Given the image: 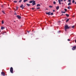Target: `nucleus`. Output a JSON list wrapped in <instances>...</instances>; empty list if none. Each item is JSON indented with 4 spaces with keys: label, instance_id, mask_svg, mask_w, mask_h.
<instances>
[{
    "label": "nucleus",
    "instance_id": "nucleus-20",
    "mask_svg": "<svg viewBox=\"0 0 76 76\" xmlns=\"http://www.w3.org/2000/svg\"><path fill=\"white\" fill-rule=\"evenodd\" d=\"M1 23H2V24H3V23H4V21H3V20H2Z\"/></svg>",
    "mask_w": 76,
    "mask_h": 76
},
{
    "label": "nucleus",
    "instance_id": "nucleus-35",
    "mask_svg": "<svg viewBox=\"0 0 76 76\" xmlns=\"http://www.w3.org/2000/svg\"><path fill=\"white\" fill-rule=\"evenodd\" d=\"M31 9L32 10H34V9H35L34 8H32Z\"/></svg>",
    "mask_w": 76,
    "mask_h": 76
},
{
    "label": "nucleus",
    "instance_id": "nucleus-27",
    "mask_svg": "<svg viewBox=\"0 0 76 76\" xmlns=\"http://www.w3.org/2000/svg\"><path fill=\"white\" fill-rule=\"evenodd\" d=\"M75 3V0H73L72 1V3Z\"/></svg>",
    "mask_w": 76,
    "mask_h": 76
},
{
    "label": "nucleus",
    "instance_id": "nucleus-31",
    "mask_svg": "<svg viewBox=\"0 0 76 76\" xmlns=\"http://www.w3.org/2000/svg\"><path fill=\"white\" fill-rule=\"evenodd\" d=\"M37 9H40V7H38L37 8Z\"/></svg>",
    "mask_w": 76,
    "mask_h": 76
},
{
    "label": "nucleus",
    "instance_id": "nucleus-46",
    "mask_svg": "<svg viewBox=\"0 0 76 76\" xmlns=\"http://www.w3.org/2000/svg\"><path fill=\"white\" fill-rule=\"evenodd\" d=\"M0 32H1V31L0 30Z\"/></svg>",
    "mask_w": 76,
    "mask_h": 76
},
{
    "label": "nucleus",
    "instance_id": "nucleus-15",
    "mask_svg": "<svg viewBox=\"0 0 76 76\" xmlns=\"http://www.w3.org/2000/svg\"><path fill=\"white\" fill-rule=\"evenodd\" d=\"M66 15L67 17H69V15L67 14H66Z\"/></svg>",
    "mask_w": 76,
    "mask_h": 76
},
{
    "label": "nucleus",
    "instance_id": "nucleus-33",
    "mask_svg": "<svg viewBox=\"0 0 76 76\" xmlns=\"http://www.w3.org/2000/svg\"><path fill=\"white\" fill-rule=\"evenodd\" d=\"M22 1V0H20L19 1V2H21Z\"/></svg>",
    "mask_w": 76,
    "mask_h": 76
},
{
    "label": "nucleus",
    "instance_id": "nucleus-13",
    "mask_svg": "<svg viewBox=\"0 0 76 76\" xmlns=\"http://www.w3.org/2000/svg\"><path fill=\"white\" fill-rule=\"evenodd\" d=\"M71 7H70V6H69V7H68L67 8L68 9H70Z\"/></svg>",
    "mask_w": 76,
    "mask_h": 76
},
{
    "label": "nucleus",
    "instance_id": "nucleus-19",
    "mask_svg": "<svg viewBox=\"0 0 76 76\" xmlns=\"http://www.w3.org/2000/svg\"><path fill=\"white\" fill-rule=\"evenodd\" d=\"M68 4V6H70V5H71V3H69Z\"/></svg>",
    "mask_w": 76,
    "mask_h": 76
},
{
    "label": "nucleus",
    "instance_id": "nucleus-29",
    "mask_svg": "<svg viewBox=\"0 0 76 76\" xmlns=\"http://www.w3.org/2000/svg\"><path fill=\"white\" fill-rule=\"evenodd\" d=\"M49 7H53V6H49Z\"/></svg>",
    "mask_w": 76,
    "mask_h": 76
},
{
    "label": "nucleus",
    "instance_id": "nucleus-5",
    "mask_svg": "<svg viewBox=\"0 0 76 76\" xmlns=\"http://www.w3.org/2000/svg\"><path fill=\"white\" fill-rule=\"evenodd\" d=\"M76 46H74L73 47V48H72V50H75L76 49Z\"/></svg>",
    "mask_w": 76,
    "mask_h": 76
},
{
    "label": "nucleus",
    "instance_id": "nucleus-17",
    "mask_svg": "<svg viewBox=\"0 0 76 76\" xmlns=\"http://www.w3.org/2000/svg\"><path fill=\"white\" fill-rule=\"evenodd\" d=\"M23 6V4H22L20 6V7L22 8Z\"/></svg>",
    "mask_w": 76,
    "mask_h": 76
},
{
    "label": "nucleus",
    "instance_id": "nucleus-16",
    "mask_svg": "<svg viewBox=\"0 0 76 76\" xmlns=\"http://www.w3.org/2000/svg\"><path fill=\"white\" fill-rule=\"evenodd\" d=\"M24 3H25V2H26V1H28V0H23Z\"/></svg>",
    "mask_w": 76,
    "mask_h": 76
},
{
    "label": "nucleus",
    "instance_id": "nucleus-10",
    "mask_svg": "<svg viewBox=\"0 0 76 76\" xmlns=\"http://www.w3.org/2000/svg\"><path fill=\"white\" fill-rule=\"evenodd\" d=\"M58 9H59V6H57L56 7V9H57V10H58Z\"/></svg>",
    "mask_w": 76,
    "mask_h": 76
},
{
    "label": "nucleus",
    "instance_id": "nucleus-2",
    "mask_svg": "<svg viewBox=\"0 0 76 76\" xmlns=\"http://www.w3.org/2000/svg\"><path fill=\"white\" fill-rule=\"evenodd\" d=\"M10 72L11 73H13V68L11 67L10 68Z\"/></svg>",
    "mask_w": 76,
    "mask_h": 76
},
{
    "label": "nucleus",
    "instance_id": "nucleus-41",
    "mask_svg": "<svg viewBox=\"0 0 76 76\" xmlns=\"http://www.w3.org/2000/svg\"><path fill=\"white\" fill-rule=\"evenodd\" d=\"M22 9H23V7H22Z\"/></svg>",
    "mask_w": 76,
    "mask_h": 76
},
{
    "label": "nucleus",
    "instance_id": "nucleus-36",
    "mask_svg": "<svg viewBox=\"0 0 76 76\" xmlns=\"http://www.w3.org/2000/svg\"><path fill=\"white\" fill-rule=\"evenodd\" d=\"M14 15H17L16 13H15L14 14Z\"/></svg>",
    "mask_w": 76,
    "mask_h": 76
},
{
    "label": "nucleus",
    "instance_id": "nucleus-18",
    "mask_svg": "<svg viewBox=\"0 0 76 76\" xmlns=\"http://www.w3.org/2000/svg\"><path fill=\"white\" fill-rule=\"evenodd\" d=\"M69 19H67L66 20V22H68V21H69Z\"/></svg>",
    "mask_w": 76,
    "mask_h": 76
},
{
    "label": "nucleus",
    "instance_id": "nucleus-1",
    "mask_svg": "<svg viewBox=\"0 0 76 76\" xmlns=\"http://www.w3.org/2000/svg\"><path fill=\"white\" fill-rule=\"evenodd\" d=\"M69 27L67 25H66L65 26V31H67V29H69Z\"/></svg>",
    "mask_w": 76,
    "mask_h": 76
},
{
    "label": "nucleus",
    "instance_id": "nucleus-24",
    "mask_svg": "<svg viewBox=\"0 0 76 76\" xmlns=\"http://www.w3.org/2000/svg\"><path fill=\"white\" fill-rule=\"evenodd\" d=\"M14 3H17V2H18V1H14Z\"/></svg>",
    "mask_w": 76,
    "mask_h": 76
},
{
    "label": "nucleus",
    "instance_id": "nucleus-23",
    "mask_svg": "<svg viewBox=\"0 0 76 76\" xmlns=\"http://www.w3.org/2000/svg\"><path fill=\"white\" fill-rule=\"evenodd\" d=\"M69 2V3H71V0H68Z\"/></svg>",
    "mask_w": 76,
    "mask_h": 76
},
{
    "label": "nucleus",
    "instance_id": "nucleus-42",
    "mask_svg": "<svg viewBox=\"0 0 76 76\" xmlns=\"http://www.w3.org/2000/svg\"><path fill=\"white\" fill-rule=\"evenodd\" d=\"M66 0H64V1H66Z\"/></svg>",
    "mask_w": 76,
    "mask_h": 76
},
{
    "label": "nucleus",
    "instance_id": "nucleus-22",
    "mask_svg": "<svg viewBox=\"0 0 76 76\" xmlns=\"http://www.w3.org/2000/svg\"><path fill=\"white\" fill-rule=\"evenodd\" d=\"M2 12L3 13H4V14H5V12H4V11H2Z\"/></svg>",
    "mask_w": 76,
    "mask_h": 76
},
{
    "label": "nucleus",
    "instance_id": "nucleus-3",
    "mask_svg": "<svg viewBox=\"0 0 76 76\" xmlns=\"http://www.w3.org/2000/svg\"><path fill=\"white\" fill-rule=\"evenodd\" d=\"M32 4H32V6H34V5H35V4H35V1H34L33 2Z\"/></svg>",
    "mask_w": 76,
    "mask_h": 76
},
{
    "label": "nucleus",
    "instance_id": "nucleus-9",
    "mask_svg": "<svg viewBox=\"0 0 76 76\" xmlns=\"http://www.w3.org/2000/svg\"><path fill=\"white\" fill-rule=\"evenodd\" d=\"M59 3L60 4H61V2H60V0H58Z\"/></svg>",
    "mask_w": 76,
    "mask_h": 76
},
{
    "label": "nucleus",
    "instance_id": "nucleus-4",
    "mask_svg": "<svg viewBox=\"0 0 76 76\" xmlns=\"http://www.w3.org/2000/svg\"><path fill=\"white\" fill-rule=\"evenodd\" d=\"M46 15H48L49 16H50V13H51V12H46Z\"/></svg>",
    "mask_w": 76,
    "mask_h": 76
},
{
    "label": "nucleus",
    "instance_id": "nucleus-11",
    "mask_svg": "<svg viewBox=\"0 0 76 76\" xmlns=\"http://www.w3.org/2000/svg\"><path fill=\"white\" fill-rule=\"evenodd\" d=\"M38 6H40V4H38L37 5V7H38Z\"/></svg>",
    "mask_w": 76,
    "mask_h": 76
},
{
    "label": "nucleus",
    "instance_id": "nucleus-45",
    "mask_svg": "<svg viewBox=\"0 0 76 76\" xmlns=\"http://www.w3.org/2000/svg\"><path fill=\"white\" fill-rule=\"evenodd\" d=\"M61 4H63V3H62Z\"/></svg>",
    "mask_w": 76,
    "mask_h": 76
},
{
    "label": "nucleus",
    "instance_id": "nucleus-28",
    "mask_svg": "<svg viewBox=\"0 0 76 76\" xmlns=\"http://www.w3.org/2000/svg\"><path fill=\"white\" fill-rule=\"evenodd\" d=\"M72 28H75V26H72Z\"/></svg>",
    "mask_w": 76,
    "mask_h": 76
},
{
    "label": "nucleus",
    "instance_id": "nucleus-14",
    "mask_svg": "<svg viewBox=\"0 0 76 76\" xmlns=\"http://www.w3.org/2000/svg\"><path fill=\"white\" fill-rule=\"evenodd\" d=\"M26 4L28 6H30V4Z\"/></svg>",
    "mask_w": 76,
    "mask_h": 76
},
{
    "label": "nucleus",
    "instance_id": "nucleus-43",
    "mask_svg": "<svg viewBox=\"0 0 76 76\" xmlns=\"http://www.w3.org/2000/svg\"><path fill=\"white\" fill-rule=\"evenodd\" d=\"M28 32H29L28 31H27Z\"/></svg>",
    "mask_w": 76,
    "mask_h": 76
},
{
    "label": "nucleus",
    "instance_id": "nucleus-30",
    "mask_svg": "<svg viewBox=\"0 0 76 76\" xmlns=\"http://www.w3.org/2000/svg\"><path fill=\"white\" fill-rule=\"evenodd\" d=\"M53 4H56V2L55 1H54L53 2Z\"/></svg>",
    "mask_w": 76,
    "mask_h": 76
},
{
    "label": "nucleus",
    "instance_id": "nucleus-32",
    "mask_svg": "<svg viewBox=\"0 0 76 76\" xmlns=\"http://www.w3.org/2000/svg\"><path fill=\"white\" fill-rule=\"evenodd\" d=\"M60 31H59L58 32V33H60Z\"/></svg>",
    "mask_w": 76,
    "mask_h": 76
},
{
    "label": "nucleus",
    "instance_id": "nucleus-25",
    "mask_svg": "<svg viewBox=\"0 0 76 76\" xmlns=\"http://www.w3.org/2000/svg\"><path fill=\"white\" fill-rule=\"evenodd\" d=\"M62 13H66V12H63L62 11Z\"/></svg>",
    "mask_w": 76,
    "mask_h": 76
},
{
    "label": "nucleus",
    "instance_id": "nucleus-8",
    "mask_svg": "<svg viewBox=\"0 0 76 76\" xmlns=\"http://www.w3.org/2000/svg\"><path fill=\"white\" fill-rule=\"evenodd\" d=\"M33 1H29V3H32V2H33Z\"/></svg>",
    "mask_w": 76,
    "mask_h": 76
},
{
    "label": "nucleus",
    "instance_id": "nucleus-37",
    "mask_svg": "<svg viewBox=\"0 0 76 76\" xmlns=\"http://www.w3.org/2000/svg\"><path fill=\"white\" fill-rule=\"evenodd\" d=\"M18 8L17 7V10H18Z\"/></svg>",
    "mask_w": 76,
    "mask_h": 76
},
{
    "label": "nucleus",
    "instance_id": "nucleus-6",
    "mask_svg": "<svg viewBox=\"0 0 76 76\" xmlns=\"http://www.w3.org/2000/svg\"><path fill=\"white\" fill-rule=\"evenodd\" d=\"M17 17H18V19H20L21 18V17H20V15H17Z\"/></svg>",
    "mask_w": 76,
    "mask_h": 76
},
{
    "label": "nucleus",
    "instance_id": "nucleus-21",
    "mask_svg": "<svg viewBox=\"0 0 76 76\" xmlns=\"http://www.w3.org/2000/svg\"><path fill=\"white\" fill-rule=\"evenodd\" d=\"M64 10H65V12H66V11H67V10L66 9H64Z\"/></svg>",
    "mask_w": 76,
    "mask_h": 76
},
{
    "label": "nucleus",
    "instance_id": "nucleus-26",
    "mask_svg": "<svg viewBox=\"0 0 76 76\" xmlns=\"http://www.w3.org/2000/svg\"><path fill=\"white\" fill-rule=\"evenodd\" d=\"M51 15H53V13H51L50 14Z\"/></svg>",
    "mask_w": 76,
    "mask_h": 76
},
{
    "label": "nucleus",
    "instance_id": "nucleus-44",
    "mask_svg": "<svg viewBox=\"0 0 76 76\" xmlns=\"http://www.w3.org/2000/svg\"><path fill=\"white\" fill-rule=\"evenodd\" d=\"M14 22H15V21H14Z\"/></svg>",
    "mask_w": 76,
    "mask_h": 76
},
{
    "label": "nucleus",
    "instance_id": "nucleus-39",
    "mask_svg": "<svg viewBox=\"0 0 76 76\" xmlns=\"http://www.w3.org/2000/svg\"><path fill=\"white\" fill-rule=\"evenodd\" d=\"M53 12H55V10H53Z\"/></svg>",
    "mask_w": 76,
    "mask_h": 76
},
{
    "label": "nucleus",
    "instance_id": "nucleus-34",
    "mask_svg": "<svg viewBox=\"0 0 76 76\" xmlns=\"http://www.w3.org/2000/svg\"><path fill=\"white\" fill-rule=\"evenodd\" d=\"M68 41H70V39H68Z\"/></svg>",
    "mask_w": 76,
    "mask_h": 76
},
{
    "label": "nucleus",
    "instance_id": "nucleus-7",
    "mask_svg": "<svg viewBox=\"0 0 76 76\" xmlns=\"http://www.w3.org/2000/svg\"><path fill=\"white\" fill-rule=\"evenodd\" d=\"M1 75H3L4 76H5V73H4L3 72H2L1 73Z\"/></svg>",
    "mask_w": 76,
    "mask_h": 76
},
{
    "label": "nucleus",
    "instance_id": "nucleus-38",
    "mask_svg": "<svg viewBox=\"0 0 76 76\" xmlns=\"http://www.w3.org/2000/svg\"><path fill=\"white\" fill-rule=\"evenodd\" d=\"M61 1H63V0H61Z\"/></svg>",
    "mask_w": 76,
    "mask_h": 76
},
{
    "label": "nucleus",
    "instance_id": "nucleus-12",
    "mask_svg": "<svg viewBox=\"0 0 76 76\" xmlns=\"http://www.w3.org/2000/svg\"><path fill=\"white\" fill-rule=\"evenodd\" d=\"M1 29H4V27H2L1 28Z\"/></svg>",
    "mask_w": 76,
    "mask_h": 76
},
{
    "label": "nucleus",
    "instance_id": "nucleus-40",
    "mask_svg": "<svg viewBox=\"0 0 76 76\" xmlns=\"http://www.w3.org/2000/svg\"><path fill=\"white\" fill-rule=\"evenodd\" d=\"M75 42H76V40H75Z\"/></svg>",
    "mask_w": 76,
    "mask_h": 76
}]
</instances>
